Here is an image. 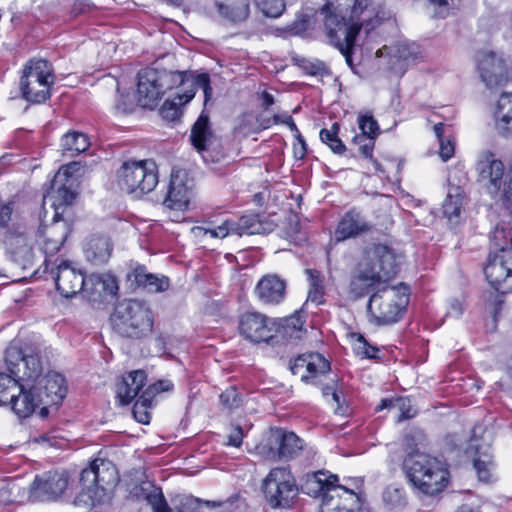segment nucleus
Wrapping results in <instances>:
<instances>
[{"instance_id": "nucleus-1", "label": "nucleus", "mask_w": 512, "mask_h": 512, "mask_svg": "<svg viewBox=\"0 0 512 512\" xmlns=\"http://www.w3.org/2000/svg\"><path fill=\"white\" fill-rule=\"evenodd\" d=\"M322 24L329 43L337 48L345 57L346 63L352 67V51L357 37V28L347 29L346 19L337 12L333 3L327 2L317 9L313 16L304 14L296 19L293 29L296 33L315 29Z\"/></svg>"}, {"instance_id": "nucleus-2", "label": "nucleus", "mask_w": 512, "mask_h": 512, "mask_svg": "<svg viewBox=\"0 0 512 512\" xmlns=\"http://www.w3.org/2000/svg\"><path fill=\"white\" fill-rule=\"evenodd\" d=\"M403 469L409 482L423 494L436 495L448 483V470L444 463L429 454L412 450L403 461Z\"/></svg>"}, {"instance_id": "nucleus-3", "label": "nucleus", "mask_w": 512, "mask_h": 512, "mask_svg": "<svg viewBox=\"0 0 512 512\" xmlns=\"http://www.w3.org/2000/svg\"><path fill=\"white\" fill-rule=\"evenodd\" d=\"M110 322L119 336L139 340L152 334L154 315L146 302L130 299L115 306Z\"/></svg>"}, {"instance_id": "nucleus-4", "label": "nucleus", "mask_w": 512, "mask_h": 512, "mask_svg": "<svg viewBox=\"0 0 512 512\" xmlns=\"http://www.w3.org/2000/svg\"><path fill=\"white\" fill-rule=\"evenodd\" d=\"M478 180L487 193L506 209H512V167H506L497 156L489 151L479 154L476 163Z\"/></svg>"}, {"instance_id": "nucleus-5", "label": "nucleus", "mask_w": 512, "mask_h": 512, "mask_svg": "<svg viewBox=\"0 0 512 512\" xmlns=\"http://www.w3.org/2000/svg\"><path fill=\"white\" fill-rule=\"evenodd\" d=\"M409 304V292L406 287L396 288L388 285L374 291L367 304L369 322L377 326H386L398 322L404 316Z\"/></svg>"}, {"instance_id": "nucleus-6", "label": "nucleus", "mask_w": 512, "mask_h": 512, "mask_svg": "<svg viewBox=\"0 0 512 512\" xmlns=\"http://www.w3.org/2000/svg\"><path fill=\"white\" fill-rule=\"evenodd\" d=\"M117 482L116 470L109 462L94 461L90 467L81 472L80 483L83 488L75 499V504H84L87 507L101 503L109 487Z\"/></svg>"}, {"instance_id": "nucleus-7", "label": "nucleus", "mask_w": 512, "mask_h": 512, "mask_svg": "<svg viewBox=\"0 0 512 512\" xmlns=\"http://www.w3.org/2000/svg\"><path fill=\"white\" fill-rule=\"evenodd\" d=\"M338 476L328 471L319 470L307 474L302 485L304 493L312 497H322L321 512H353L351 508L341 505L339 491L356 497V493L343 485H338Z\"/></svg>"}, {"instance_id": "nucleus-8", "label": "nucleus", "mask_w": 512, "mask_h": 512, "mask_svg": "<svg viewBox=\"0 0 512 512\" xmlns=\"http://www.w3.org/2000/svg\"><path fill=\"white\" fill-rule=\"evenodd\" d=\"M120 189L138 198L153 191L158 183V168L151 159L125 161L117 171Z\"/></svg>"}, {"instance_id": "nucleus-9", "label": "nucleus", "mask_w": 512, "mask_h": 512, "mask_svg": "<svg viewBox=\"0 0 512 512\" xmlns=\"http://www.w3.org/2000/svg\"><path fill=\"white\" fill-rule=\"evenodd\" d=\"M51 64L45 59L31 60L20 80L22 96L29 102L42 103L50 97L54 83Z\"/></svg>"}, {"instance_id": "nucleus-10", "label": "nucleus", "mask_w": 512, "mask_h": 512, "mask_svg": "<svg viewBox=\"0 0 512 512\" xmlns=\"http://www.w3.org/2000/svg\"><path fill=\"white\" fill-rule=\"evenodd\" d=\"M262 490L272 508L289 507L298 495L295 479L285 467L271 469L263 480Z\"/></svg>"}, {"instance_id": "nucleus-11", "label": "nucleus", "mask_w": 512, "mask_h": 512, "mask_svg": "<svg viewBox=\"0 0 512 512\" xmlns=\"http://www.w3.org/2000/svg\"><path fill=\"white\" fill-rule=\"evenodd\" d=\"M302 449V440L294 432L281 428L271 429L265 441L257 446L258 453L272 461L293 459L300 454Z\"/></svg>"}, {"instance_id": "nucleus-12", "label": "nucleus", "mask_w": 512, "mask_h": 512, "mask_svg": "<svg viewBox=\"0 0 512 512\" xmlns=\"http://www.w3.org/2000/svg\"><path fill=\"white\" fill-rule=\"evenodd\" d=\"M190 141L205 162H219L224 158L225 154L220 139L213 133L209 116L204 112L200 114L191 128Z\"/></svg>"}, {"instance_id": "nucleus-13", "label": "nucleus", "mask_w": 512, "mask_h": 512, "mask_svg": "<svg viewBox=\"0 0 512 512\" xmlns=\"http://www.w3.org/2000/svg\"><path fill=\"white\" fill-rule=\"evenodd\" d=\"M3 242L11 259L18 266L22 269L33 267L35 263V253L32 241L28 238L24 225L13 224L7 229Z\"/></svg>"}, {"instance_id": "nucleus-14", "label": "nucleus", "mask_w": 512, "mask_h": 512, "mask_svg": "<svg viewBox=\"0 0 512 512\" xmlns=\"http://www.w3.org/2000/svg\"><path fill=\"white\" fill-rule=\"evenodd\" d=\"M65 471L53 470L37 475L30 486L29 498L35 502L55 501L68 487Z\"/></svg>"}, {"instance_id": "nucleus-15", "label": "nucleus", "mask_w": 512, "mask_h": 512, "mask_svg": "<svg viewBox=\"0 0 512 512\" xmlns=\"http://www.w3.org/2000/svg\"><path fill=\"white\" fill-rule=\"evenodd\" d=\"M484 273L495 290L503 293L512 291V248L490 255Z\"/></svg>"}, {"instance_id": "nucleus-16", "label": "nucleus", "mask_w": 512, "mask_h": 512, "mask_svg": "<svg viewBox=\"0 0 512 512\" xmlns=\"http://www.w3.org/2000/svg\"><path fill=\"white\" fill-rule=\"evenodd\" d=\"M240 335L252 343L268 342L273 338V328L266 315L259 312H245L239 316Z\"/></svg>"}, {"instance_id": "nucleus-17", "label": "nucleus", "mask_w": 512, "mask_h": 512, "mask_svg": "<svg viewBox=\"0 0 512 512\" xmlns=\"http://www.w3.org/2000/svg\"><path fill=\"white\" fill-rule=\"evenodd\" d=\"M193 189V180L185 170H173L167 195L163 204L170 209L184 210L188 207Z\"/></svg>"}, {"instance_id": "nucleus-18", "label": "nucleus", "mask_w": 512, "mask_h": 512, "mask_svg": "<svg viewBox=\"0 0 512 512\" xmlns=\"http://www.w3.org/2000/svg\"><path fill=\"white\" fill-rule=\"evenodd\" d=\"M365 261L375 270L385 283L395 277L399 270V256L387 245H374L367 252V258Z\"/></svg>"}, {"instance_id": "nucleus-19", "label": "nucleus", "mask_w": 512, "mask_h": 512, "mask_svg": "<svg viewBox=\"0 0 512 512\" xmlns=\"http://www.w3.org/2000/svg\"><path fill=\"white\" fill-rule=\"evenodd\" d=\"M477 63L480 77L486 86H500L507 81V66L501 55L494 51H481Z\"/></svg>"}, {"instance_id": "nucleus-20", "label": "nucleus", "mask_w": 512, "mask_h": 512, "mask_svg": "<svg viewBox=\"0 0 512 512\" xmlns=\"http://www.w3.org/2000/svg\"><path fill=\"white\" fill-rule=\"evenodd\" d=\"M373 225L356 208L348 210L338 222L335 230V239L337 242L345 241L350 238L369 233Z\"/></svg>"}, {"instance_id": "nucleus-21", "label": "nucleus", "mask_w": 512, "mask_h": 512, "mask_svg": "<svg viewBox=\"0 0 512 512\" xmlns=\"http://www.w3.org/2000/svg\"><path fill=\"white\" fill-rule=\"evenodd\" d=\"M144 79L149 84L158 82V86L161 88V97L166 91L173 88H176L179 93H185L188 86H192L191 72L186 71L148 70L144 74Z\"/></svg>"}, {"instance_id": "nucleus-22", "label": "nucleus", "mask_w": 512, "mask_h": 512, "mask_svg": "<svg viewBox=\"0 0 512 512\" xmlns=\"http://www.w3.org/2000/svg\"><path fill=\"white\" fill-rule=\"evenodd\" d=\"M38 397L46 406L59 405L67 394L65 378L56 372H49L36 383Z\"/></svg>"}, {"instance_id": "nucleus-23", "label": "nucleus", "mask_w": 512, "mask_h": 512, "mask_svg": "<svg viewBox=\"0 0 512 512\" xmlns=\"http://www.w3.org/2000/svg\"><path fill=\"white\" fill-rule=\"evenodd\" d=\"M380 24L373 0H355L351 9L349 20L346 21L347 29L357 28V34L362 28L367 33Z\"/></svg>"}, {"instance_id": "nucleus-24", "label": "nucleus", "mask_w": 512, "mask_h": 512, "mask_svg": "<svg viewBox=\"0 0 512 512\" xmlns=\"http://www.w3.org/2000/svg\"><path fill=\"white\" fill-rule=\"evenodd\" d=\"M55 283L60 294L70 298L83 289L85 279L81 271L71 267L67 261H62L56 269Z\"/></svg>"}, {"instance_id": "nucleus-25", "label": "nucleus", "mask_w": 512, "mask_h": 512, "mask_svg": "<svg viewBox=\"0 0 512 512\" xmlns=\"http://www.w3.org/2000/svg\"><path fill=\"white\" fill-rule=\"evenodd\" d=\"M5 361L14 367V369L19 365V363L15 361L23 363L25 371L23 375L20 376L22 382L36 384L40 378L44 377V375H42L43 368L38 354L23 355L20 349L12 347L6 350Z\"/></svg>"}, {"instance_id": "nucleus-26", "label": "nucleus", "mask_w": 512, "mask_h": 512, "mask_svg": "<svg viewBox=\"0 0 512 512\" xmlns=\"http://www.w3.org/2000/svg\"><path fill=\"white\" fill-rule=\"evenodd\" d=\"M384 285H387L384 280L366 261H364L359 265L358 270L352 276L350 292L356 297H362L370 290L376 291Z\"/></svg>"}, {"instance_id": "nucleus-27", "label": "nucleus", "mask_w": 512, "mask_h": 512, "mask_svg": "<svg viewBox=\"0 0 512 512\" xmlns=\"http://www.w3.org/2000/svg\"><path fill=\"white\" fill-rule=\"evenodd\" d=\"M255 293L264 304H279L286 295V282L278 275H265L257 283Z\"/></svg>"}, {"instance_id": "nucleus-28", "label": "nucleus", "mask_w": 512, "mask_h": 512, "mask_svg": "<svg viewBox=\"0 0 512 512\" xmlns=\"http://www.w3.org/2000/svg\"><path fill=\"white\" fill-rule=\"evenodd\" d=\"M466 453L473 457V466L479 480L488 482L491 478V469L493 467L489 445L483 444L479 439L472 437Z\"/></svg>"}, {"instance_id": "nucleus-29", "label": "nucleus", "mask_w": 512, "mask_h": 512, "mask_svg": "<svg viewBox=\"0 0 512 512\" xmlns=\"http://www.w3.org/2000/svg\"><path fill=\"white\" fill-rule=\"evenodd\" d=\"M21 387H23L21 393H16L15 397L7 405H10L20 418H26L42 403L38 397V387L35 383L22 382Z\"/></svg>"}, {"instance_id": "nucleus-30", "label": "nucleus", "mask_w": 512, "mask_h": 512, "mask_svg": "<svg viewBox=\"0 0 512 512\" xmlns=\"http://www.w3.org/2000/svg\"><path fill=\"white\" fill-rule=\"evenodd\" d=\"M129 496L132 499L146 501L152 507L153 512H172L161 488L155 486L152 482L144 481L135 485L130 490Z\"/></svg>"}, {"instance_id": "nucleus-31", "label": "nucleus", "mask_w": 512, "mask_h": 512, "mask_svg": "<svg viewBox=\"0 0 512 512\" xmlns=\"http://www.w3.org/2000/svg\"><path fill=\"white\" fill-rule=\"evenodd\" d=\"M146 374L143 370H136L124 376L117 383L116 395L121 405H128L138 396L146 383Z\"/></svg>"}, {"instance_id": "nucleus-32", "label": "nucleus", "mask_w": 512, "mask_h": 512, "mask_svg": "<svg viewBox=\"0 0 512 512\" xmlns=\"http://www.w3.org/2000/svg\"><path fill=\"white\" fill-rule=\"evenodd\" d=\"M219 15L232 23H242L250 15L251 0H215Z\"/></svg>"}, {"instance_id": "nucleus-33", "label": "nucleus", "mask_w": 512, "mask_h": 512, "mask_svg": "<svg viewBox=\"0 0 512 512\" xmlns=\"http://www.w3.org/2000/svg\"><path fill=\"white\" fill-rule=\"evenodd\" d=\"M113 250L110 238L102 235L92 236L86 243L84 252L86 259L93 265H103L108 262Z\"/></svg>"}, {"instance_id": "nucleus-34", "label": "nucleus", "mask_w": 512, "mask_h": 512, "mask_svg": "<svg viewBox=\"0 0 512 512\" xmlns=\"http://www.w3.org/2000/svg\"><path fill=\"white\" fill-rule=\"evenodd\" d=\"M495 127L499 134L512 136V93H502L494 112Z\"/></svg>"}, {"instance_id": "nucleus-35", "label": "nucleus", "mask_w": 512, "mask_h": 512, "mask_svg": "<svg viewBox=\"0 0 512 512\" xmlns=\"http://www.w3.org/2000/svg\"><path fill=\"white\" fill-rule=\"evenodd\" d=\"M148 70H155L154 68H144L138 73V85L137 94L138 102L144 108L152 109L161 99V88L158 86V82L151 84L147 83L144 79V74Z\"/></svg>"}, {"instance_id": "nucleus-36", "label": "nucleus", "mask_w": 512, "mask_h": 512, "mask_svg": "<svg viewBox=\"0 0 512 512\" xmlns=\"http://www.w3.org/2000/svg\"><path fill=\"white\" fill-rule=\"evenodd\" d=\"M132 277L138 287H143L149 292H162L169 287V279L167 277H158L148 273L144 266L136 267L128 276L129 280H132Z\"/></svg>"}, {"instance_id": "nucleus-37", "label": "nucleus", "mask_w": 512, "mask_h": 512, "mask_svg": "<svg viewBox=\"0 0 512 512\" xmlns=\"http://www.w3.org/2000/svg\"><path fill=\"white\" fill-rule=\"evenodd\" d=\"M9 374L0 373V404L7 405L8 402L15 397L16 393H21V379L18 371L14 369L9 363H6Z\"/></svg>"}, {"instance_id": "nucleus-38", "label": "nucleus", "mask_w": 512, "mask_h": 512, "mask_svg": "<svg viewBox=\"0 0 512 512\" xmlns=\"http://www.w3.org/2000/svg\"><path fill=\"white\" fill-rule=\"evenodd\" d=\"M39 233L44 237L42 251L46 256L55 255L67 238L65 227H59L57 224L47 227L44 231L40 230Z\"/></svg>"}, {"instance_id": "nucleus-39", "label": "nucleus", "mask_w": 512, "mask_h": 512, "mask_svg": "<svg viewBox=\"0 0 512 512\" xmlns=\"http://www.w3.org/2000/svg\"><path fill=\"white\" fill-rule=\"evenodd\" d=\"M464 200L465 196L460 187H453L449 190L443 203V213L450 223H459Z\"/></svg>"}, {"instance_id": "nucleus-40", "label": "nucleus", "mask_w": 512, "mask_h": 512, "mask_svg": "<svg viewBox=\"0 0 512 512\" xmlns=\"http://www.w3.org/2000/svg\"><path fill=\"white\" fill-rule=\"evenodd\" d=\"M61 146L63 155L73 157L85 152L90 146V141L86 134L69 132L63 136Z\"/></svg>"}, {"instance_id": "nucleus-41", "label": "nucleus", "mask_w": 512, "mask_h": 512, "mask_svg": "<svg viewBox=\"0 0 512 512\" xmlns=\"http://www.w3.org/2000/svg\"><path fill=\"white\" fill-rule=\"evenodd\" d=\"M234 226L238 236L263 234L266 232L264 223L258 214L243 215L238 220H234Z\"/></svg>"}, {"instance_id": "nucleus-42", "label": "nucleus", "mask_w": 512, "mask_h": 512, "mask_svg": "<svg viewBox=\"0 0 512 512\" xmlns=\"http://www.w3.org/2000/svg\"><path fill=\"white\" fill-rule=\"evenodd\" d=\"M305 273L308 276L309 290L307 301L319 305L323 303L324 298V278L320 271L316 269H306Z\"/></svg>"}, {"instance_id": "nucleus-43", "label": "nucleus", "mask_w": 512, "mask_h": 512, "mask_svg": "<svg viewBox=\"0 0 512 512\" xmlns=\"http://www.w3.org/2000/svg\"><path fill=\"white\" fill-rule=\"evenodd\" d=\"M203 504L209 507H218L221 505L220 502H202L200 499L193 496L183 495L173 500V507H170V509L172 512H200Z\"/></svg>"}, {"instance_id": "nucleus-44", "label": "nucleus", "mask_w": 512, "mask_h": 512, "mask_svg": "<svg viewBox=\"0 0 512 512\" xmlns=\"http://www.w3.org/2000/svg\"><path fill=\"white\" fill-rule=\"evenodd\" d=\"M191 82L192 86H188L187 90H185V93H182V102L191 101L195 96L197 88H201L203 90L205 102H207L212 95V88L210 86V76L207 73H202L198 75H194L193 73H191Z\"/></svg>"}, {"instance_id": "nucleus-45", "label": "nucleus", "mask_w": 512, "mask_h": 512, "mask_svg": "<svg viewBox=\"0 0 512 512\" xmlns=\"http://www.w3.org/2000/svg\"><path fill=\"white\" fill-rule=\"evenodd\" d=\"M340 125L334 122L330 129H322L320 131V139L323 143L329 146V148L336 154H343L346 150L345 144L339 138Z\"/></svg>"}, {"instance_id": "nucleus-46", "label": "nucleus", "mask_w": 512, "mask_h": 512, "mask_svg": "<svg viewBox=\"0 0 512 512\" xmlns=\"http://www.w3.org/2000/svg\"><path fill=\"white\" fill-rule=\"evenodd\" d=\"M182 93L176 92L173 98H167L160 108V114L164 119L173 121L181 114V107L188 102H182Z\"/></svg>"}, {"instance_id": "nucleus-47", "label": "nucleus", "mask_w": 512, "mask_h": 512, "mask_svg": "<svg viewBox=\"0 0 512 512\" xmlns=\"http://www.w3.org/2000/svg\"><path fill=\"white\" fill-rule=\"evenodd\" d=\"M395 57L399 62L410 64L421 58V51L415 43L399 42L395 47Z\"/></svg>"}, {"instance_id": "nucleus-48", "label": "nucleus", "mask_w": 512, "mask_h": 512, "mask_svg": "<svg viewBox=\"0 0 512 512\" xmlns=\"http://www.w3.org/2000/svg\"><path fill=\"white\" fill-rule=\"evenodd\" d=\"M330 370V363L319 353L307 354L306 374L309 379L318 374H324Z\"/></svg>"}, {"instance_id": "nucleus-49", "label": "nucleus", "mask_w": 512, "mask_h": 512, "mask_svg": "<svg viewBox=\"0 0 512 512\" xmlns=\"http://www.w3.org/2000/svg\"><path fill=\"white\" fill-rule=\"evenodd\" d=\"M383 501L390 509L404 507L407 502L403 489L393 486H389L384 490Z\"/></svg>"}, {"instance_id": "nucleus-50", "label": "nucleus", "mask_w": 512, "mask_h": 512, "mask_svg": "<svg viewBox=\"0 0 512 512\" xmlns=\"http://www.w3.org/2000/svg\"><path fill=\"white\" fill-rule=\"evenodd\" d=\"M255 2L266 17L277 18L285 10L284 0H255Z\"/></svg>"}, {"instance_id": "nucleus-51", "label": "nucleus", "mask_w": 512, "mask_h": 512, "mask_svg": "<svg viewBox=\"0 0 512 512\" xmlns=\"http://www.w3.org/2000/svg\"><path fill=\"white\" fill-rule=\"evenodd\" d=\"M219 398L222 406L228 411H233L243 404L242 396L234 386L224 390Z\"/></svg>"}, {"instance_id": "nucleus-52", "label": "nucleus", "mask_w": 512, "mask_h": 512, "mask_svg": "<svg viewBox=\"0 0 512 512\" xmlns=\"http://www.w3.org/2000/svg\"><path fill=\"white\" fill-rule=\"evenodd\" d=\"M151 398L147 394H141L133 406V415L135 419L142 424H148L150 413L147 408L151 406Z\"/></svg>"}, {"instance_id": "nucleus-53", "label": "nucleus", "mask_w": 512, "mask_h": 512, "mask_svg": "<svg viewBox=\"0 0 512 512\" xmlns=\"http://www.w3.org/2000/svg\"><path fill=\"white\" fill-rule=\"evenodd\" d=\"M491 243L496 252L501 249H512V237L504 227L497 225L491 235Z\"/></svg>"}, {"instance_id": "nucleus-54", "label": "nucleus", "mask_w": 512, "mask_h": 512, "mask_svg": "<svg viewBox=\"0 0 512 512\" xmlns=\"http://www.w3.org/2000/svg\"><path fill=\"white\" fill-rule=\"evenodd\" d=\"M91 281L96 285H100L103 292L109 295H116L118 292L117 279L109 274H97L91 276Z\"/></svg>"}, {"instance_id": "nucleus-55", "label": "nucleus", "mask_w": 512, "mask_h": 512, "mask_svg": "<svg viewBox=\"0 0 512 512\" xmlns=\"http://www.w3.org/2000/svg\"><path fill=\"white\" fill-rule=\"evenodd\" d=\"M358 125L361 133L368 137L376 138L379 134L378 123L371 115L359 116Z\"/></svg>"}, {"instance_id": "nucleus-56", "label": "nucleus", "mask_w": 512, "mask_h": 512, "mask_svg": "<svg viewBox=\"0 0 512 512\" xmlns=\"http://www.w3.org/2000/svg\"><path fill=\"white\" fill-rule=\"evenodd\" d=\"M352 337L356 339L357 346L355 348L358 355H361L362 357L367 358H375L377 352L379 351L378 348L375 346H372L369 344L363 335L359 333L352 334Z\"/></svg>"}, {"instance_id": "nucleus-57", "label": "nucleus", "mask_w": 512, "mask_h": 512, "mask_svg": "<svg viewBox=\"0 0 512 512\" xmlns=\"http://www.w3.org/2000/svg\"><path fill=\"white\" fill-rule=\"evenodd\" d=\"M234 228V220L227 219L221 225L213 229H207L206 233H209L212 237L224 238L229 234H236Z\"/></svg>"}, {"instance_id": "nucleus-58", "label": "nucleus", "mask_w": 512, "mask_h": 512, "mask_svg": "<svg viewBox=\"0 0 512 512\" xmlns=\"http://www.w3.org/2000/svg\"><path fill=\"white\" fill-rule=\"evenodd\" d=\"M307 354H302L294 359L290 365V370L294 375H299L302 381H308L309 375L306 374Z\"/></svg>"}, {"instance_id": "nucleus-59", "label": "nucleus", "mask_w": 512, "mask_h": 512, "mask_svg": "<svg viewBox=\"0 0 512 512\" xmlns=\"http://www.w3.org/2000/svg\"><path fill=\"white\" fill-rule=\"evenodd\" d=\"M173 389V384L169 380H159L150 385L142 394H147L148 397H152L160 392H167Z\"/></svg>"}, {"instance_id": "nucleus-60", "label": "nucleus", "mask_w": 512, "mask_h": 512, "mask_svg": "<svg viewBox=\"0 0 512 512\" xmlns=\"http://www.w3.org/2000/svg\"><path fill=\"white\" fill-rule=\"evenodd\" d=\"M431 3L437 6V15L439 17H446L451 9H454L457 5L456 0H429Z\"/></svg>"}, {"instance_id": "nucleus-61", "label": "nucleus", "mask_w": 512, "mask_h": 512, "mask_svg": "<svg viewBox=\"0 0 512 512\" xmlns=\"http://www.w3.org/2000/svg\"><path fill=\"white\" fill-rule=\"evenodd\" d=\"M81 169V163L80 162H70L66 165H63L57 175L55 176V181H57L60 177L69 178L72 177L74 174L78 173Z\"/></svg>"}, {"instance_id": "nucleus-62", "label": "nucleus", "mask_w": 512, "mask_h": 512, "mask_svg": "<svg viewBox=\"0 0 512 512\" xmlns=\"http://www.w3.org/2000/svg\"><path fill=\"white\" fill-rule=\"evenodd\" d=\"M395 406H397L399 408V410L401 411L398 421L409 419L414 416V413H411V406H410L409 399L398 398L395 400Z\"/></svg>"}, {"instance_id": "nucleus-63", "label": "nucleus", "mask_w": 512, "mask_h": 512, "mask_svg": "<svg viewBox=\"0 0 512 512\" xmlns=\"http://www.w3.org/2000/svg\"><path fill=\"white\" fill-rule=\"evenodd\" d=\"M439 143H440V150H439L440 157L444 161L450 159L454 154L453 143L449 139L448 140H446V139L439 140Z\"/></svg>"}, {"instance_id": "nucleus-64", "label": "nucleus", "mask_w": 512, "mask_h": 512, "mask_svg": "<svg viewBox=\"0 0 512 512\" xmlns=\"http://www.w3.org/2000/svg\"><path fill=\"white\" fill-rule=\"evenodd\" d=\"M58 198L60 199V205H69L75 198V193L67 188L65 185L59 187L57 190Z\"/></svg>"}]
</instances>
